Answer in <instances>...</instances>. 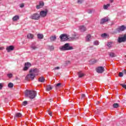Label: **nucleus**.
<instances>
[{
    "mask_svg": "<svg viewBox=\"0 0 126 126\" xmlns=\"http://www.w3.org/2000/svg\"><path fill=\"white\" fill-rule=\"evenodd\" d=\"M29 72L30 74L26 76L25 79H34L36 75L35 73L39 72V69L37 68L31 69Z\"/></svg>",
    "mask_w": 126,
    "mask_h": 126,
    "instance_id": "f257e3e1",
    "label": "nucleus"
},
{
    "mask_svg": "<svg viewBox=\"0 0 126 126\" xmlns=\"http://www.w3.org/2000/svg\"><path fill=\"white\" fill-rule=\"evenodd\" d=\"M25 96L31 99H33L36 96V92L27 90L25 91Z\"/></svg>",
    "mask_w": 126,
    "mask_h": 126,
    "instance_id": "f03ea898",
    "label": "nucleus"
},
{
    "mask_svg": "<svg viewBox=\"0 0 126 126\" xmlns=\"http://www.w3.org/2000/svg\"><path fill=\"white\" fill-rule=\"evenodd\" d=\"M60 51H70V50H73L72 46H69V43H65L64 45L60 47Z\"/></svg>",
    "mask_w": 126,
    "mask_h": 126,
    "instance_id": "7ed1b4c3",
    "label": "nucleus"
},
{
    "mask_svg": "<svg viewBox=\"0 0 126 126\" xmlns=\"http://www.w3.org/2000/svg\"><path fill=\"white\" fill-rule=\"evenodd\" d=\"M40 14L35 13L32 15L30 17V18H31V19H32L33 20H38V19H40Z\"/></svg>",
    "mask_w": 126,
    "mask_h": 126,
    "instance_id": "20e7f679",
    "label": "nucleus"
},
{
    "mask_svg": "<svg viewBox=\"0 0 126 126\" xmlns=\"http://www.w3.org/2000/svg\"><path fill=\"white\" fill-rule=\"evenodd\" d=\"M48 9H45V10H42L40 12V17H46L47 16V14H48Z\"/></svg>",
    "mask_w": 126,
    "mask_h": 126,
    "instance_id": "39448f33",
    "label": "nucleus"
},
{
    "mask_svg": "<svg viewBox=\"0 0 126 126\" xmlns=\"http://www.w3.org/2000/svg\"><path fill=\"white\" fill-rule=\"evenodd\" d=\"M126 28L125 27V26H121L116 29V31L114 32V33H120L123 31H125Z\"/></svg>",
    "mask_w": 126,
    "mask_h": 126,
    "instance_id": "423d86ee",
    "label": "nucleus"
},
{
    "mask_svg": "<svg viewBox=\"0 0 126 126\" xmlns=\"http://www.w3.org/2000/svg\"><path fill=\"white\" fill-rule=\"evenodd\" d=\"M61 41L62 42H64L65 41H67L68 40V37L67 35L65 34H62L60 36Z\"/></svg>",
    "mask_w": 126,
    "mask_h": 126,
    "instance_id": "0eeeda50",
    "label": "nucleus"
},
{
    "mask_svg": "<svg viewBox=\"0 0 126 126\" xmlns=\"http://www.w3.org/2000/svg\"><path fill=\"white\" fill-rule=\"evenodd\" d=\"M30 66H31V63H29V62L26 63H25V67L23 68V70L24 71L28 70Z\"/></svg>",
    "mask_w": 126,
    "mask_h": 126,
    "instance_id": "6e6552de",
    "label": "nucleus"
},
{
    "mask_svg": "<svg viewBox=\"0 0 126 126\" xmlns=\"http://www.w3.org/2000/svg\"><path fill=\"white\" fill-rule=\"evenodd\" d=\"M96 72L98 73H103V72H104V67L103 66H99L96 69Z\"/></svg>",
    "mask_w": 126,
    "mask_h": 126,
    "instance_id": "1a4fd4ad",
    "label": "nucleus"
},
{
    "mask_svg": "<svg viewBox=\"0 0 126 126\" xmlns=\"http://www.w3.org/2000/svg\"><path fill=\"white\" fill-rule=\"evenodd\" d=\"M79 37V36L78 35L76 32H72V37L71 38L72 40H76V39H78Z\"/></svg>",
    "mask_w": 126,
    "mask_h": 126,
    "instance_id": "9d476101",
    "label": "nucleus"
},
{
    "mask_svg": "<svg viewBox=\"0 0 126 126\" xmlns=\"http://www.w3.org/2000/svg\"><path fill=\"white\" fill-rule=\"evenodd\" d=\"M44 1L41 0L39 2V4L36 5V8L37 9H40V8H42L43 6H44Z\"/></svg>",
    "mask_w": 126,
    "mask_h": 126,
    "instance_id": "9b49d317",
    "label": "nucleus"
},
{
    "mask_svg": "<svg viewBox=\"0 0 126 126\" xmlns=\"http://www.w3.org/2000/svg\"><path fill=\"white\" fill-rule=\"evenodd\" d=\"M6 50L8 53H9V52H11V51H13V50H14V46L12 45L8 46L6 47Z\"/></svg>",
    "mask_w": 126,
    "mask_h": 126,
    "instance_id": "f8f14e48",
    "label": "nucleus"
},
{
    "mask_svg": "<svg viewBox=\"0 0 126 126\" xmlns=\"http://www.w3.org/2000/svg\"><path fill=\"white\" fill-rule=\"evenodd\" d=\"M108 21H109V18L105 17L101 19L100 24H104V23L108 22Z\"/></svg>",
    "mask_w": 126,
    "mask_h": 126,
    "instance_id": "ddd939ff",
    "label": "nucleus"
},
{
    "mask_svg": "<svg viewBox=\"0 0 126 126\" xmlns=\"http://www.w3.org/2000/svg\"><path fill=\"white\" fill-rule=\"evenodd\" d=\"M118 42L119 43H122V42H126V35H124V37H119L118 38Z\"/></svg>",
    "mask_w": 126,
    "mask_h": 126,
    "instance_id": "4468645a",
    "label": "nucleus"
},
{
    "mask_svg": "<svg viewBox=\"0 0 126 126\" xmlns=\"http://www.w3.org/2000/svg\"><path fill=\"white\" fill-rule=\"evenodd\" d=\"M79 30H80L81 32H85L86 30H87V29H86V27H85L84 26H80L79 27Z\"/></svg>",
    "mask_w": 126,
    "mask_h": 126,
    "instance_id": "2eb2a0df",
    "label": "nucleus"
},
{
    "mask_svg": "<svg viewBox=\"0 0 126 126\" xmlns=\"http://www.w3.org/2000/svg\"><path fill=\"white\" fill-rule=\"evenodd\" d=\"M31 48L32 50H37L38 49V47H37V45H36L35 43H32L31 45Z\"/></svg>",
    "mask_w": 126,
    "mask_h": 126,
    "instance_id": "dca6fc26",
    "label": "nucleus"
},
{
    "mask_svg": "<svg viewBox=\"0 0 126 126\" xmlns=\"http://www.w3.org/2000/svg\"><path fill=\"white\" fill-rule=\"evenodd\" d=\"M91 41V35L88 34L86 37V42H90Z\"/></svg>",
    "mask_w": 126,
    "mask_h": 126,
    "instance_id": "f3484780",
    "label": "nucleus"
},
{
    "mask_svg": "<svg viewBox=\"0 0 126 126\" xmlns=\"http://www.w3.org/2000/svg\"><path fill=\"white\" fill-rule=\"evenodd\" d=\"M78 75L79 78H81L83 77V76H84V75H85L84 74V73H82V72L80 71L78 72Z\"/></svg>",
    "mask_w": 126,
    "mask_h": 126,
    "instance_id": "a211bd4d",
    "label": "nucleus"
},
{
    "mask_svg": "<svg viewBox=\"0 0 126 126\" xmlns=\"http://www.w3.org/2000/svg\"><path fill=\"white\" fill-rule=\"evenodd\" d=\"M37 38L40 40L44 39V35H43V34L38 33L37 34Z\"/></svg>",
    "mask_w": 126,
    "mask_h": 126,
    "instance_id": "6ab92c4d",
    "label": "nucleus"
},
{
    "mask_svg": "<svg viewBox=\"0 0 126 126\" xmlns=\"http://www.w3.org/2000/svg\"><path fill=\"white\" fill-rule=\"evenodd\" d=\"M96 63H97V60H96L95 59H92L90 61V64H94Z\"/></svg>",
    "mask_w": 126,
    "mask_h": 126,
    "instance_id": "aec40b11",
    "label": "nucleus"
},
{
    "mask_svg": "<svg viewBox=\"0 0 126 126\" xmlns=\"http://www.w3.org/2000/svg\"><path fill=\"white\" fill-rule=\"evenodd\" d=\"M50 41L51 42H54L55 40H56L57 36H56V35L52 36L50 37Z\"/></svg>",
    "mask_w": 126,
    "mask_h": 126,
    "instance_id": "412c9836",
    "label": "nucleus"
},
{
    "mask_svg": "<svg viewBox=\"0 0 126 126\" xmlns=\"http://www.w3.org/2000/svg\"><path fill=\"white\" fill-rule=\"evenodd\" d=\"M18 19H19V16L18 15H16L12 18L13 21H17Z\"/></svg>",
    "mask_w": 126,
    "mask_h": 126,
    "instance_id": "4be33fe9",
    "label": "nucleus"
},
{
    "mask_svg": "<svg viewBox=\"0 0 126 126\" xmlns=\"http://www.w3.org/2000/svg\"><path fill=\"white\" fill-rule=\"evenodd\" d=\"M27 37L28 39H32L34 37V35L31 33H29L28 34H27Z\"/></svg>",
    "mask_w": 126,
    "mask_h": 126,
    "instance_id": "5701e85b",
    "label": "nucleus"
},
{
    "mask_svg": "<svg viewBox=\"0 0 126 126\" xmlns=\"http://www.w3.org/2000/svg\"><path fill=\"white\" fill-rule=\"evenodd\" d=\"M109 57H110L111 58H116V57H117V55L113 52H110L109 53Z\"/></svg>",
    "mask_w": 126,
    "mask_h": 126,
    "instance_id": "b1692460",
    "label": "nucleus"
},
{
    "mask_svg": "<svg viewBox=\"0 0 126 126\" xmlns=\"http://www.w3.org/2000/svg\"><path fill=\"white\" fill-rule=\"evenodd\" d=\"M113 107L114 108H118L120 106H119V104L118 103H114L113 104Z\"/></svg>",
    "mask_w": 126,
    "mask_h": 126,
    "instance_id": "393cba45",
    "label": "nucleus"
},
{
    "mask_svg": "<svg viewBox=\"0 0 126 126\" xmlns=\"http://www.w3.org/2000/svg\"><path fill=\"white\" fill-rule=\"evenodd\" d=\"M22 116V114L20 112L16 114V117L21 118Z\"/></svg>",
    "mask_w": 126,
    "mask_h": 126,
    "instance_id": "a878e982",
    "label": "nucleus"
},
{
    "mask_svg": "<svg viewBox=\"0 0 126 126\" xmlns=\"http://www.w3.org/2000/svg\"><path fill=\"white\" fill-rule=\"evenodd\" d=\"M110 4H107V5H103V8L104 9H108V7L110 6Z\"/></svg>",
    "mask_w": 126,
    "mask_h": 126,
    "instance_id": "bb28decb",
    "label": "nucleus"
},
{
    "mask_svg": "<svg viewBox=\"0 0 126 126\" xmlns=\"http://www.w3.org/2000/svg\"><path fill=\"white\" fill-rule=\"evenodd\" d=\"M8 88H12L13 87V84L12 83H9V84H8Z\"/></svg>",
    "mask_w": 126,
    "mask_h": 126,
    "instance_id": "cd10ccee",
    "label": "nucleus"
},
{
    "mask_svg": "<svg viewBox=\"0 0 126 126\" xmlns=\"http://www.w3.org/2000/svg\"><path fill=\"white\" fill-rule=\"evenodd\" d=\"M52 90V87L51 86H47V88H46V90L47 91H50V90Z\"/></svg>",
    "mask_w": 126,
    "mask_h": 126,
    "instance_id": "c85d7f7f",
    "label": "nucleus"
},
{
    "mask_svg": "<svg viewBox=\"0 0 126 126\" xmlns=\"http://www.w3.org/2000/svg\"><path fill=\"white\" fill-rule=\"evenodd\" d=\"M37 82L40 83H42L45 82V80L44 79H38Z\"/></svg>",
    "mask_w": 126,
    "mask_h": 126,
    "instance_id": "c756f323",
    "label": "nucleus"
},
{
    "mask_svg": "<svg viewBox=\"0 0 126 126\" xmlns=\"http://www.w3.org/2000/svg\"><path fill=\"white\" fill-rule=\"evenodd\" d=\"M61 85H62V83H57L56 85V89H58V88H61Z\"/></svg>",
    "mask_w": 126,
    "mask_h": 126,
    "instance_id": "7c9ffc66",
    "label": "nucleus"
},
{
    "mask_svg": "<svg viewBox=\"0 0 126 126\" xmlns=\"http://www.w3.org/2000/svg\"><path fill=\"white\" fill-rule=\"evenodd\" d=\"M113 43L112 42H108L107 43V46L108 47V48H112V45Z\"/></svg>",
    "mask_w": 126,
    "mask_h": 126,
    "instance_id": "2f4dec72",
    "label": "nucleus"
},
{
    "mask_svg": "<svg viewBox=\"0 0 126 126\" xmlns=\"http://www.w3.org/2000/svg\"><path fill=\"white\" fill-rule=\"evenodd\" d=\"M124 73H123V71H122V72H119V76L120 77H123L124 76Z\"/></svg>",
    "mask_w": 126,
    "mask_h": 126,
    "instance_id": "473e14b6",
    "label": "nucleus"
},
{
    "mask_svg": "<svg viewBox=\"0 0 126 126\" xmlns=\"http://www.w3.org/2000/svg\"><path fill=\"white\" fill-rule=\"evenodd\" d=\"M83 1H84V0H78L77 3H79V4H81Z\"/></svg>",
    "mask_w": 126,
    "mask_h": 126,
    "instance_id": "72a5a7b5",
    "label": "nucleus"
},
{
    "mask_svg": "<svg viewBox=\"0 0 126 126\" xmlns=\"http://www.w3.org/2000/svg\"><path fill=\"white\" fill-rule=\"evenodd\" d=\"M94 44L95 46H98L99 45V41H95L94 42Z\"/></svg>",
    "mask_w": 126,
    "mask_h": 126,
    "instance_id": "f704fd0d",
    "label": "nucleus"
},
{
    "mask_svg": "<svg viewBox=\"0 0 126 126\" xmlns=\"http://www.w3.org/2000/svg\"><path fill=\"white\" fill-rule=\"evenodd\" d=\"M49 50L50 51H54V50H55V48H54V46H49Z\"/></svg>",
    "mask_w": 126,
    "mask_h": 126,
    "instance_id": "c9c22d12",
    "label": "nucleus"
},
{
    "mask_svg": "<svg viewBox=\"0 0 126 126\" xmlns=\"http://www.w3.org/2000/svg\"><path fill=\"white\" fill-rule=\"evenodd\" d=\"M7 76H8V77H9V78H11V77H12V74H11V73L7 74Z\"/></svg>",
    "mask_w": 126,
    "mask_h": 126,
    "instance_id": "e433bc0d",
    "label": "nucleus"
},
{
    "mask_svg": "<svg viewBox=\"0 0 126 126\" xmlns=\"http://www.w3.org/2000/svg\"><path fill=\"white\" fill-rule=\"evenodd\" d=\"M101 36L102 38H105V37H107V33H102Z\"/></svg>",
    "mask_w": 126,
    "mask_h": 126,
    "instance_id": "4c0bfd02",
    "label": "nucleus"
},
{
    "mask_svg": "<svg viewBox=\"0 0 126 126\" xmlns=\"http://www.w3.org/2000/svg\"><path fill=\"white\" fill-rule=\"evenodd\" d=\"M27 104H28V101H25L23 102V106H26Z\"/></svg>",
    "mask_w": 126,
    "mask_h": 126,
    "instance_id": "58836bf2",
    "label": "nucleus"
},
{
    "mask_svg": "<svg viewBox=\"0 0 126 126\" xmlns=\"http://www.w3.org/2000/svg\"><path fill=\"white\" fill-rule=\"evenodd\" d=\"M120 85L122 86V88H125L126 90V85L121 84Z\"/></svg>",
    "mask_w": 126,
    "mask_h": 126,
    "instance_id": "ea45409f",
    "label": "nucleus"
},
{
    "mask_svg": "<svg viewBox=\"0 0 126 126\" xmlns=\"http://www.w3.org/2000/svg\"><path fill=\"white\" fill-rule=\"evenodd\" d=\"M85 94H81V99H84L85 97Z\"/></svg>",
    "mask_w": 126,
    "mask_h": 126,
    "instance_id": "a19ab883",
    "label": "nucleus"
},
{
    "mask_svg": "<svg viewBox=\"0 0 126 126\" xmlns=\"http://www.w3.org/2000/svg\"><path fill=\"white\" fill-rule=\"evenodd\" d=\"M24 6V3L20 4V7H21V8H23Z\"/></svg>",
    "mask_w": 126,
    "mask_h": 126,
    "instance_id": "79ce46f5",
    "label": "nucleus"
},
{
    "mask_svg": "<svg viewBox=\"0 0 126 126\" xmlns=\"http://www.w3.org/2000/svg\"><path fill=\"white\" fill-rule=\"evenodd\" d=\"M122 71L123 72L124 75H126V69H124Z\"/></svg>",
    "mask_w": 126,
    "mask_h": 126,
    "instance_id": "37998d69",
    "label": "nucleus"
},
{
    "mask_svg": "<svg viewBox=\"0 0 126 126\" xmlns=\"http://www.w3.org/2000/svg\"><path fill=\"white\" fill-rule=\"evenodd\" d=\"M69 63H70V61H66L65 62V64L67 65V64H69Z\"/></svg>",
    "mask_w": 126,
    "mask_h": 126,
    "instance_id": "c03bdc74",
    "label": "nucleus"
},
{
    "mask_svg": "<svg viewBox=\"0 0 126 126\" xmlns=\"http://www.w3.org/2000/svg\"><path fill=\"white\" fill-rule=\"evenodd\" d=\"M38 79H45V77H44V76H42L41 77H40Z\"/></svg>",
    "mask_w": 126,
    "mask_h": 126,
    "instance_id": "a18cd8bd",
    "label": "nucleus"
},
{
    "mask_svg": "<svg viewBox=\"0 0 126 126\" xmlns=\"http://www.w3.org/2000/svg\"><path fill=\"white\" fill-rule=\"evenodd\" d=\"M2 87H3L2 84L0 83V90H1L2 89Z\"/></svg>",
    "mask_w": 126,
    "mask_h": 126,
    "instance_id": "49530a36",
    "label": "nucleus"
},
{
    "mask_svg": "<svg viewBox=\"0 0 126 126\" xmlns=\"http://www.w3.org/2000/svg\"><path fill=\"white\" fill-rule=\"evenodd\" d=\"M88 13H92V10H89L88 11Z\"/></svg>",
    "mask_w": 126,
    "mask_h": 126,
    "instance_id": "de8ad7c7",
    "label": "nucleus"
},
{
    "mask_svg": "<svg viewBox=\"0 0 126 126\" xmlns=\"http://www.w3.org/2000/svg\"><path fill=\"white\" fill-rule=\"evenodd\" d=\"M48 114H49V115L52 117V112H50L49 113H48Z\"/></svg>",
    "mask_w": 126,
    "mask_h": 126,
    "instance_id": "09e8293b",
    "label": "nucleus"
},
{
    "mask_svg": "<svg viewBox=\"0 0 126 126\" xmlns=\"http://www.w3.org/2000/svg\"><path fill=\"white\" fill-rule=\"evenodd\" d=\"M54 69H60V67H56Z\"/></svg>",
    "mask_w": 126,
    "mask_h": 126,
    "instance_id": "8fccbe9b",
    "label": "nucleus"
},
{
    "mask_svg": "<svg viewBox=\"0 0 126 126\" xmlns=\"http://www.w3.org/2000/svg\"><path fill=\"white\" fill-rule=\"evenodd\" d=\"M99 112H100L99 109H97L96 113H99Z\"/></svg>",
    "mask_w": 126,
    "mask_h": 126,
    "instance_id": "3c124183",
    "label": "nucleus"
},
{
    "mask_svg": "<svg viewBox=\"0 0 126 126\" xmlns=\"http://www.w3.org/2000/svg\"><path fill=\"white\" fill-rule=\"evenodd\" d=\"M50 102H52L53 101V99L52 98H51L49 99Z\"/></svg>",
    "mask_w": 126,
    "mask_h": 126,
    "instance_id": "603ef678",
    "label": "nucleus"
},
{
    "mask_svg": "<svg viewBox=\"0 0 126 126\" xmlns=\"http://www.w3.org/2000/svg\"><path fill=\"white\" fill-rule=\"evenodd\" d=\"M3 50V48H2V47H0V50Z\"/></svg>",
    "mask_w": 126,
    "mask_h": 126,
    "instance_id": "864d4df0",
    "label": "nucleus"
},
{
    "mask_svg": "<svg viewBox=\"0 0 126 126\" xmlns=\"http://www.w3.org/2000/svg\"><path fill=\"white\" fill-rule=\"evenodd\" d=\"M111 2H113V1H114L113 0H110Z\"/></svg>",
    "mask_w": 126,
    "mask_h": 126,
    "instance_id": "5fc2aeb1",
    "label": "nucleus"
},
{
    "mask_svg": "<svg viewBox=\"0 0 126 126\" xmlns=\"http://www.w3.org/2000/svg\"><path fill=\"white\" fill-rule=\"evenodd\" d=\"M27 81H29V80H26Z\"/></svg>",
    "mask_w": 126,
    "mask_h": 126,
    "instance_id": "6e6d98bb",
    "label": "nucleus"
},
{
    "mask_svg": "<svg viewBox=\"0 0 126 126\" xmlns=\"http://www.w3.org/2000/svg\"><path fill=\"white\" fill-rule=\"evenodd\" d=\"M99 101H98V104H99Z\"/></svg>",
    "mask_w": 126,
    "mask_h": 126,
    "instance_id": "4d7b16f0",
    "label": "nucleus"
},
{
    "mask_svg": "<svg viewBox=\"0 0 126 126\" xmlns=\"http://www.w3.org/2000/svg\"><path fill=\"white\" fill-rule=\"evenodd\" d=\"M89 48H90V47H88V49H89Z\"/></svg>",
    "mask_w": 126,
    "mask_h": 126,
    "instance_id": "13d9d810",
    "label": "nucleus"
}]
</instances>
